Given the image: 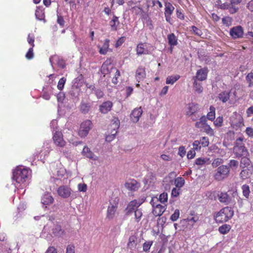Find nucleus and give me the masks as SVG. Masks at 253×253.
<instances>
[{
    "label": "nucleus",
    "mask_w": 253,
    "mask_h": 253,
    "mask_svg": "<svg viewBox=\"0 0 253 253\" xmlns=\"http://www.w3.org/2000/svg\"><path fill=\"white\" fill-rule=\"evenodd\" d=\"M32 171L29 168L17 166L13 170L12 177L18 183H24L31 176Z\"/></svg>",
    "instance_id": "nucleus-1"
},
{
    "label": "nucleus",
    "mask_w": 253,
    "mask_h": 253,
    "mask_svg": "<svg viewBox=\"0 0 253 253\" xmlns=\"http://www.w3.org/2000/svg\"><path fill=\"white\" fill-rule=\"evenodd\" d=\"M234 211L230 207H225L222 208L218 212L213 214V218L217 223L226 222L231 219L234 215Z\"/></svg>",
    "instance_id": "nucleus-2"
},
{
    "label": "nucleus",
    "mask_w": 253,
    "mask_h": 253,
    "mask_svg": "<svg viewBox=\"0 0 253 253\" xmlns=\"http://www.w3.org/2000/svg\"><path fill=\"white\" fill-rule=\"evenodd\" d=\"M244 138L239 137L236 139L233 148V153L237 158H241L243 156H247L248 151L244 143Z\"/></svg>",
    "instance_id": "nucleus-3"
},
{
    "label": "nucleus",
    "mask_w": 253,
    "mask_h": 253,
    "mask_svg": "<svg viewBox=\"0 0 253 253\" xmlns=\"http://www.w3.org/2000/svg\"><path fill=\"white\" fill-rule=\"evenodd\" d=\"M230 171L229 167L227 166H220L214 170L213 178L216 181H222L228 177Z\"/></svg>",
    "instance_id": "nucleus-4"
},
{
    "label": "nucleus",
    "mask_w": 253,
    "mask_h": 253,
    "mask_svg": "<svg viewBox=\"0 0 253 253\" xmlns=\"http://www.w3.org/2000/svg\"><path fill=\"white\" fill-rule=\"evenodd\" d=\"M199 110V106L198 104L194 103H190L187 105L185 109V115L193 121H196L200 115L198 114Z\"/></svg>",
    "instance_id": "nucleus-5"
},
{
    "label": "nucleus",
    "mask_w": 253,
    "mask_h": 253,
    "mask_svg": "<svg viewBox=\"0 0 253 253\" xmlns=\"http://www.w3.org/2000/svg\"><path fill=\"white\" fill-rule=\"evenodd\" d=\"M211 199L213 198L214 200H216V198H217L221 203L228 205L231 202V198L229 194L226 192L213 191L211 193L209 197L211 196Z\"/></svg>",
    "instance_id": "nucleus-6"
},
{
    "label": "nucleus",
    "mask_w": 253,
    "mask_h": 253,
    "mask_svg": "<svg viewBox=\"0 0 253 253\" xmlns=\"http://www.w3.org/2000/svg\"><path fill=\"white\" fill-rule=\"evenodd\" d=\"M92 127V122L87 120L82 122L78 131V135L81 137H85Z\"/></svg>",
    "instance_id": "nucleus-7"
},
{
    "label": "nucleus",
    "mask_w": 253,
    "mask_h": 253,
    "mask_svg": "<svg viewBox=\"0 0 253 253\" xmlns=\"http://www.w3.org/2000/svg\"><path fill=\"white\" fill-rule=\"evenodd\" d=\"M119 126L120 120L117 118H114L112 121V124L111 125L112 130H111V134L106 137V141L110 142L115 138L117 133V129L119 128Z\"/></svg>",
    "instance_id": "nucleus-8"
},
{
    "label": "nucleus",
    "mask_w": 253,
    "mask_h": 253,
    "mask_svg": "<svg viewBox=\"0 0 253 253\" xmlns=\"http://www.w3.org/2000/svg\"><path fill=\"white\" fill-rule=\"evenodd\" d=\"M52 139L56 146L63 147L66 144V142L63 139V134L60 131H56L53 135Z\"/></svg>",
    "instance_id": "nucleus-9"
},
{
    "label": "nucleus",
    "mask_w": 253,
    "mask_h": 253,
    "mask_svg": "<svg viewBox=\"0 0 253 253\" xmlns=\"http://www.w3.org/2000/svg\"><path fill=\"white\" fill-rule=\"evenodd\" d=\"M143 201L141 200H134L130 201L127 205L126 209V214L130 215L132 212L138 210V208L143 203Z\"/></svg>",
    "instance_id": "nucleus-10"
},
{
    "label": "nucleus",
    "mask_w": 253,
    "mask_h": 253,
    "mask_svg": "<svg viewBox=\"0 0 253 253\" xmlns=\"http://www.w3.org/2000/svg\"><path fill=\"white\" fill-rule=\"evenodd\" d=\"M208 72L209 70L206 67L198 70L196 76L193 77V79L198 81H205L207 79Z\"/></svg>",
    "instance_id": "nucleus-11"
},
{
    "label": "nucleus",
    "mask_w": 253,
    "mask_h": 253,
    "mask_svg": "<svg viewBox=\"0 0 253 253\" xmlns=\"http://www.w3.org/2000/svg\"><path fill=\"white\" fill-rule=\"evenodd\" d=\"M174 10V7L169 2L165 3V16L166 21L170 23L171 20V16Z\"/></svg>",
    "instance_id": "nucleus-12"
},
{
    "label": "nucleus",
    "mask_w": 253,
    "mask_h": 253,
    "mask_svg": "<svg viewBox=\"0 0 253 253\" xmlns=\"http://www.w3.org/2000/svg\"><path fill=\"white\" fill-rule=\"evenodd\" d=\"M125 187L131 191H137L140 187V183L134 179H131L125 184Z\"/></svg>",
    "instance_id": "nucleus-13"
},
{
    "label": "nucleus",
    "mask_w": 253,
    "mask_h": 253,
    "mask_svg": "<svg viewBox=\"0 0 253 253\" xmlns=\"http://www.w3.org/2000/svg\"><path fill=\"white\" fill-rule=\"evenodd\" d=\"M58 195L63 198H67L69 197L71 194V189L67 186H61L57 190Z\"/></svg>",
    "instance_id": "nucleus-14"
},
{
    "label": "nucleus",
    "mask_w": 253,
    "mask_h": 253,
    "mask_svg": "<svg viewBox=\"0 0 253 253\" xmlns=\"http://www.w3.org/2000/svg\"><path fill=\"white\" fill-rule=\"evenodd\" d=\"M244 34L243 28L241 26L234 27L230 29V34L234 39L240 38L243 37Z\"/></svg>",
    "instance_id": "nucleus-15"
},
{
    "label": "nucleus",
    "mask_w": 253,
    "mask_h": 253,
    "mask_svg": "<svg viewBox=\"0 0 253 253\" xmlns=\"http://www.w3.org/2000/svg\"><path fill=\"white\" fill-rule=\"evenodd\" d=\"M146 76V70L145 67L143 66H139L137 68L135 72V79L136 81L139 83L141 81H143Z\"/></svg>",
    "instance_id": "nucleus-16"
},
{
    "label": "nucleus",
    "mask_w": 253,
    "mask_h": 253,
    "mask_svg": "<svg viewBox=\"0 0 253 253\" xmlns=\"http://www.w3.org/2000/svg\"><path fill=\"white\" fill-rule=\"evenodd\" d=\"M112 63L111 59H107L102 64L101 67V72L104 76L110 73L111 70L114 69L113 67H110Z\"/></svg>",
    "instance_id": "nucleus-17"
},
{
    "label": "nucleus",
    "mask_w": 253,
    "mask_h": 253,
    "mask_svg": "<svg viewBox=\"0 0 253 253\" xmlns=\"http://www.w3.org/2000/svg\"><path fill=\"white\" fill-rule=\"evenodd\" d=\"M147 43H139L136 48V54L138 55H141L142 54H150V51L147 48Z\"/></svg>",
    "instance_id": "nucleus-18"
},
{
    "label": "nucleus",
    "mask_w": 253,
    "mask_h": 253,
    "mask_svg": "<svg viewBox=\"0 0 253 253\" xmlns=\"http://www.w3.org/2000/svg\"><path fill=\"white\" fill-rule=\"evenodd\" d=\"M113 106L112 102L110 101H105L99 106V110L102 114H107L111 110Z\"/></svg>",
    "instance_id": "nucleus-19"
},
{
    "label": "nucleus",
    "mask_w": 253,
    "mask_h": 253,
    "mask_svg": "<svg viewBox=\"0 0 253 253\" xmlns=\"http://www.w3.org/2000/svg\"><path fill=\"white\" fill-rule=\"evenodd\" d=\"M199 219V215L196 213L194 211H191L188 217L185 219H183L181 220V222H188L191 223L193 225L197 222Z\"/></svg>",
    "instance_id": "nucleus-20"
},
{
    "label": "nucleus",
    "mask_w": 253,
    "mask_h": 253,
    "mask_svg": "<svg viewBox=\"0 0 253 253\" xmlns=\"http://www.w3.org/2000/svg\"><path fill=\"white\" fill-rule=\"evenodd\" d=\"M117 209V204L109 206L107 210L106 218L109 220L113 219L116 215Z\"/></svg>",
    "instance_id": "nucleus-21"
},
{
    "label": "nucleus",
    "mask_w": 253,
    "mask_h": 253,
    "mask_svg": "<svg viewBox=\"0 0 253 253\" xmlns=\"http://www.w3.org/2000/svg\"><path fill=\"white\" fill-rule=\"evenodd\" d=\"M142 109L141 107L135 108L130 115V120L134 123L137 122L142 114Z\"/></svg>",
    "instance_id": "nucleus-22"
},
{
    "label": "nucleus",
    "mask_w": 253,
    "mask_h": 253,
    "mask_svg": "<svg viewBox=\"0 0 253 253\" xmlns=\"http://www.w3.org/2000/svg\"><path fill=\"white\" fill-rule=\"evenodd\" d=\"M242 170L240 173V177L243 180L249 178L253 174V168H241Z\"/></svg>",
    "instance_id": "nucleus-23"
},
{
    "label": "nucleus",
    "mask_w": 253,
    "mask_h": 253,
    "mask_svg": "<svg viewBox=\"0 0 253 253\" xmlns=\"http://www.w3.org/2000/svg\"><path fill=\"white\" fill-rule=\"evenodd\" d=\"M153 210L152 213L155 216H160L166 211V207L164 206H162L160 204H157L155 206L153 204Z\"/></svg>",
    "instance_id": "nucleus-24"
},
{
    "label": "nucleus",
    "mask_w": 253,
    "mask_h": 253,
    "mask_svg": "<svg viewBox=\"0 0 253 253\" xmlns=\"http://www.w3.org/2000/svg\"><path fill=\"white\" fill-rule=\"evenodd\" d=\"M218 8L224 10L228 9L229 10V12L231 14H234L236 13L239 9V8H235L234 7H233L232 6V4L228 2H226L223 3H221L220 4H219Z\"/></svg>",
    "instance_id": "nucleus-25"
},
{
    "label": "nucleus",
    "mask_w": 253,
    "mask_h": 253,
    "mask_svg": "<svg viewBox=\"0 0 253 253\" xmlns=\"http://www.w3.org/2000/svg\"><path fill=\"white\" fill-rule=\"evenodd\" d=\"M109 39H106L102 46L98 45L97 47L99 49V52L100 54L105 55L109 50Z\"/></svg>",
    "instance_id": "nucleus-26"
},
{
    "label": "nucleus",
    "mask_w": 253,
    "mask_h": 253,
    "mask_svg": "<svg viewBox=\"0 0 253 253\" xmlns=\"http://www.w3.org/2000/svg\"><path fill=\"white\" fill-rule=\"evenodd\" d=\"M82 154L84 156L90 159H92L94 160H97V157L95 156L93 153L87 146L84 147L82 151Z\"/></svg>",
    "instance_id": "nucleus-27"
},
{
    "label": "nucleus",
    "mask_w": 253,
    "mask_h": 253,
    "mask_svg": "<svg viewBox=\"0 0 253 253\" xmlns=\"http://www.w3.org/2000/svg\"><path fill=\"white\" fill-rule=\"evenodd\" d=\"M109 25L112 31H116L118 30V27L120 25L119 17L114 15L112 20L109 22Z\"/></svg>",
    "instance_id": "nucleus-28"
},
{
    "label": "nucleus",
    "mask_w": 253,
    "mask_h": 253,
    "mask_svg": "<svg viewBox=\"0 0 253 253\" xmlns=\"http://www.w3.org/2000/svg\"><path fill=\"white\" fill-rule=\"evenodd\" d=\"M137 237L136 235H131L128 239L127 247L130 249H134L137 246Z\"/></svg>",
    "instance_id": "nucleus-29"
},
{
    "label": "nucleus",
    "mask_w": 253,
    "mask_h": 253,
    "mask_svg": "<svg viewBox=\"0 0 253 253\" xmlns=\"http://www.w3.org/2000/svg\"><path fill=\"white\" fill-rule=\"evenodd\" d=\"M54 201V199L49 193H45L42 198V203L44 205L51 204Z\"/></svg>",
    "instance_id": "nucleus-30"
},
{
    "label": "nucleus",
    "mask_w": 253,
    "mask_h": 253,
    "mask_svg": "<svg viewBox=\"0 0 253 253\" xmlns=\"http://www.w3.org/2000/svg\"><path fill=\"white\" fill-rule=\"evenodd\" d=\"M80 111L84 114H87L90 111L91 105L89 102H85L82 101L80 104Z\"/></svg>",
    "instance_id": "nucleus-31"
},
{
    "label": "nucleus",
    "mask_w": 253,
    "mask_h": 253,
    "mask_svg": "<svg viewBox=\"0 0 253 253\" xmlns=\"http://www.w3.org/2000/svg\"><path fill=\"white\" fill-rule=\"evenodd\" d=\"M52 234L57 237H60L65 234L64 230H62L61 226L56 225L52 230Z\"/></svg>",
    "instance_id": "nucleus-32"
},
{
    "label": "nucleus",
    "mask_w": 253,
    "mask_h": 253,
    "mask_svg": "<svg viewBox=\"0 0 253 253\" xmlns=\"http://www.w3.org/2000/svg\"><path fill=\"white\" fill-rule=\"evenodd\" d=\"M250 163L251 162L249 158H247L246 156H243L240 161V167L241 168H252L251 166Z\"/></svg>",
    "instance_id": "nucleus-33"
},
{
    "label": "nucleus",
    "mask_w": 253,
    "mask_h": 253,
    "mask_svg": "<svg viewBox=\"0 0 253 253\" xmlns=\"http://www.w3.org/2000/svg\"><path fill=\"white\" fill-rule=\"evenodd\" d=\"M230 92L226 91L220 92L218 96L219 99L223 103L226 102L230 98Z\"/></svg>",
    "instance_id": "nucleus-34"
},
{
    "label": "nucleus",
    "mask_w": 253,
    "mask_h": 253,
    "mask_svg": "<svg viewBox=\"0 0 253 253\" xmlns=\"http://www.w3.org/2000/svg\"><path fill=\"white\" fill-rule=\"evenodd\" d=\"M169 44L171 46H175L177 44V39L173 33L168 35Z\"/></svg>",
    "instance_id": "nucleus-35"
},
{
    "label": "nucleus",
    "mask_w": 253,
    "mask_h": 253,
    "mask_svg": "<svg viewBox=\"0 0 253 253\" xmlns=\"http://www.w3.org/2000/svg\"><path fill=\"white\" fill-rule=\"evenodd\" d=\"M231 228L230 225L224 224L219 227L218 231L221 234H226L230 231Z\"/></svg>",
    "instance_id": "nucleus-36"
},
{
    "label": "nucleus",
    "mask_w": 253,
    "mask_h": 253,
    "mask_svg": "<svg viewBox=\"0 0 253 253\" xmlns=\"http://www.w3.org/2000/svg\"><path fill=\"white\" fill-rule=\"evenodd\" d=\"M35 16L37 19L39 20H42L44 18V13L42 8L40 7H37L35 11Z\"/></svg>",
    "instance_id": "nucleus-37"
},
{
    "label": "nucleus",
    "mask_w": 253,
    "mask_h": 253,
    "mask_svg": "<svg viewBox=\"0 0 253 253\" xmlns=\"http://www.w3.org/2000/svg\"><path fill=\"white\" fill-rule=\"evenodd\" d=\"M215 117V108L213 106H211L210 107V112L208 113L207 115V119L210 121H213Z\"/></svg>",
    "instance_id": "nucleus-38"
},
{
    "label": "nucleus",
    "mask_w": 253,
    "mask_h": 253,
    "mask_svg": "<svg viewBox=\"0 0 253 253\" xmlns=\"http://www.w3.org/2000/svg\"><path fill=\"white\" fill-rule=\"evenodd\" d=\"M207 120L205 116H202L199 120V121L197 122L195 124V126L197 128H202L207 124Z\"/></svg>",
    "instance_id": "nucleus-39"
},
{
    "label": "nucleus",
    "mask_w": 253,
    "mask_h": 253,
    "mask_svg": "<svg viewBox=\"0 0 253 253\" xmlns=\"http://www.w3.org/2000/svg\"><path fill=\"white\" fill-rule=\"evenodd\" d=\"M180 78V76L178 75L175 76H168L166 79V84H173Z\"/></svg>",
    "instance_id": "nucleus-40"
},
{
    "label": "nucleus",
    "mask_w": 253,
    "mask_h": 253,
    "mask_svg": "<svg viewBox=\"0 0 253 253\" xmlns=\"http://www.w3.org/2000/svg\"><path fill=\"white\" fill-rule=\"evenodd\" d=\"M242 193L243 196L246 198L249 199L250 194V187L247 184H244L242 185Z\"/></svg>",
    "instance_id": "nucleus-41"
},
{
    "label": "nucleus",
    "mask_w": 253,
    "mask_h": 253,
    "mask_svg": "<svg viewBox=\"0 0 253 253\" xmlns=\"http://www.w3.org/2000/svg\"><path fill=\"white\" fill-rule=\"evenodd\" d=\"M174 184L176 188H181L185 184L184 179L181 177H178L174 180Z\"/></svg>",
    "instance_id": "nucleus-42"
},
{
    "label": "nucleus",
    "mask_w": 253,
    "mask_h": 253,
    "mask_svg": "<svg viewBox=\"0 0 253 253\" xmlns=\"http://www.w3.org/2000/svg\"><path fill=\"white\" fill-rule=\"evenodd\" d=\"M193 87L196 92L198 93H201L203 91V87L201 83L198 82V81L194 80Z\"/></svg>",
    "instance_id": "nucleus-43"
},
{
    "label": "nucleus",
    "mask_w": 253,
    "mask_h": 253,
    "mask_svg": "<svg viewBox=\"0 0 253 253\" xmlns=\"http://www.w3.org/2000/svg\"><path fill=\"white\" fill-rule=\"evenodd\" d=\"M239 166V162L238 161L235 160H230L228 163V167H229V169H236Z\"/></svg>",
    "instance_id": "nucleus-44"
},
{
    "label": "nucleus",
    "mask_w": 253,
    "mask_h": 253,
    "mask_svg": "<svg viewBox=\"0 0 253 253\" xmlns=\"http://www.w3.org/2000/svg\"><path fill=\"white\" fill-rule=\"evenodd\" d=\"M209 160V158H199L196 159L195 164L197 165L203 166Z\"/></svg>",
    "instance_id": "nucleus-45"
},
{
    "label": "nucleus",
    "mask_w": 253,
    "mask_h": 253,
    "mask_svg": "<svg viewBox=\"0 0 253 253\" xmlns=\"http://www.w3.org/2000/svg\"><path fill=\"white\" fill-rule=\"evenodd\" d=\"M199 141L203 147H206L209 145V139L207 137H202Z\"/></svg>",
    "instance_id": "nucleus-46"
},
{
    "label": "nucleus",
    "mask_w": 253,
    "mask_h": 253,
    "mask_svg": "<svg viewBox=\"0 0 253 253\" xmlns=\"http://www.w3.org/2000/svg\"><path fill=\"white\" fill-rule=\"evenodd\" d=\"M202 128L203 129L204 131L207 133L208 134L210 135L211 136H212L214 135V131L211 128V127L208 124H206L204 127Z\"/></svg>",
    "instance_id": "nucleus-47"
},
{
    "label": "nucleus",
    "mask_w": 253,
    "mask_h": 253,
    "mask_svg": "<svg viewBox=\"0 0 253 253\" xmlns=\"http://www.w3.org/2000/svg\"><path fill=\"white\" fill-rule=\"evenodd\" d=\"M114 70H115L116 71V72H115L114 76L112 80V81L114 84H117L118 83V79L121 76V74H120V71L116 68H114Z\"/></svg>",
    "instance_id": "nucleus-48"
},
{
    "label": "nucleus",
    "mask_w": 253,
    "mask_h": 253,
    "mask_svg": "<svg viewBox=\"0 0 253 253\" xmlns=\"http://www.w3.org/2000/svg\"><path fill=\"white\" fill-rule=\"evenodd\" d=\"M135 220L136 222H139L142 217V212L140 209H138L134 211Z\"/></svg>",
    "instance_id": "nucleus-49"
},
{
    "label": "nucleus",
    "mask_w": 253,
    "mask_h": 253,
    "mask_svg": "<svg viewBox=\"0 0 253 253\" xmlns=\"http://www.w3.org/2000/svg\"><path fill=\"white\" fill-rule=\"evenodd\" d=\"M246 80L249 87L253 86V73H249L246 76Z\"/></svg>",
    "instance_id": "nucleus-50"
},
{
    "label": "nucleus",
    "mask_w": 253,
    "mask_h": 253,
    "mask_svg": "<svg viewBox=\"0 0 253 253\" xmlns=\"http://www.w3.org/2000/svg\"><path fill=\"white\" fill-rule=\"evenodd\" d=\"M222 21L224 25L229 27L232 24V18L229 16H226L222 18Z\"/></svg>",
    "instance_id": "nucleus-51"
},
{
    "label": "nucleus",
    "mask_w": 253,
    "mask_h": 253,
    "mask_svg": "<svg viewBox=\"0 0 253 253\" xmlns=\"http://www.w3.org/2000/svg\"><path fill=\"white\" fill-rule=\"evenodd\" d=\"M66 82V79L65 77H62L59 80L57 84V88L59 90H62L63 89Z\"/></svg>",
    "instance_id": "nucleus-52"
},
{
    "label": "nucleus",
    "mask_w": 253,
    "mask_h": 253,
    "mask_svg": "<svg viewBox=\"0 0 253 253\" xmlns=\"http://www.w3.org/2000/svg\"><path fill=\"white\" fill-rule=\"evenodd\" d=\"M152 244V241L145 242L143 244V251L145 252H148Z\"/></svg>",
    "instance_id": "nucleus-53"
},
{
    "label": "nucleus",
    "mask_w": 253,
    "mask_h": 253,
    "mask_svg": "<svg viewBox=\"0 0 253 253\" xmlns=\"http://www.w3.org/2000/svg\"><path fill=\"white\" fill-rule=\"evenodd\" d=\"M130 10L132 11V13H133L136 15L139 14L141 12H144V11L142 8L139 7L137 6L132 7Z\"/></svg>",
    "instance_id": "nucleus-54"
},
{
    "label": "nucleus",
    "mask_w": 253,
    "mask_h": 253,
    "mask_svg": "<svg viewBox=\"0 0 253 253\" xmlns=\"http://www.w3.org/2000/svg\"><path fill=\"white\" fill-rule=\"evenodd\" d=\"M223 163V160L221 158H216L214 159L211 165L213 168H216L218 167L220 164Z\"/></svg>",
    "instance_id": "nucleus-55"
},
{
    "label": "nucleus",
    "mask_w": 253,
    "mask_h": 253,
    "mask_svg": "<svg viewBox=\"0 0 253 253\" xmlns=\"http://www.w3.org/2000/svg\"><path fill=\"white\" fill-rule=\"evenodd\" d=\"M179 215H180L179 210L178 209H176L174 211V213L171 215L170 218L172 221H175L178 219V218L179 217Z\"/></svg>",
    "instance_id": "nucleus-56"
},
{
    "label": "nucleus",
    "mask_w": 253,
    "mask_h": 253,
    "mask_svg": "<svg viewBox=\"0 0 253 253\" xmlns=\"http://www.w3.org/2000/svg\"><path fill=\"white\" fill-rule=\"evenodd\" d=\"M202 145L199 140H195L193 143V149L195 151H199L201 150Z\"/></svg>",
    "instance_id": "nucleus-57"
},
{
    "label": "nucleus",
    "mask_w": 253,
    "mask_h": 253,
    "mask_svg": "<svg viewBox=\"0 0 253 253\" xmlns=\"http://www.w3.org/2000/svg\"><path fill=\"white\" fill-rule=\"evenodd\" d=\"M223 121V119L222 117H218L214 121V125L217 127H220L222 125Z\"/></svg>",
    "instance_id": "nucleus-58"
},
{
    "label": "nucleus",
    "mask_w": 253,
    "mask_h": 253,
    "mask_svg": "<svg viewBox=\"0 0 253 253\" xmlns=\"http://www.w3.org/2000/svg\"><path fill=\"white\" fill-rule=\"evenodd\" d=\"M33 47H30L26 54V58L28 60L32 59L34 57Z\"/></svg>",
    "instance_id": "nucleus-59"
},
{
    "label": "nucleus",
    "mask_w": 253,
    "mask_h": 253,
    "mask_svg": "<svg viewBox=\"0 0 253 253\" xmlns=\"http://www.w3.org/2000/svg\"><path fill=\"white\" fill-rule=\"evenodd\" d=\"M159 201L162 203H165L168 201V194L166 193H163L160 194Z\"/></svg>",
    "instance_id": "nucleus-60"
},
{
    "label": "nucleus",
    "mask_w": 253,
    "mask_h": 253,
    "mask_svg": "<svg viewBox=\"0 0 253 253\" xmlns=\"http://www.w3.org/2000/svg\"><path fill=\"white\" fill-rule=\"evenodd\" d=\"M66 253H75V247L73 244H69L67 246Z\"/></svg>",
    "instance_id": "nucleus-61"
},
{
    "label": "nucleus",
    "mask_w": 253,
    "mask_h": 253,
    "mask_svg": "<svg viewBox=\"0 0 253 253\" xmlns=\"http://www.w3.org/2000/svg\"><path fill=\"white\" fill-rule=\"evenodd\" d=\"M186 150L185 147L181 146L178 148V155H179L181 158H183L186 155Z\"/></svg>",
    "instance_id": "nucleus-62"
},
{
    "label": "nucleus",
    "mask_w": 253,
    "mask_h": 253,
    "mask_svg": "<svg viewBox=\"0 0 253 253\" xmlns=\"http://www.w3.org/2000/svg\"><path fill=\"white\" fill-rule=\"evenodd\" d=\"M78 188L80 192H85L87 190V185L85 183H79L78 185Z\"/></svg>",
    "instance_id": "nucleus-63"
},
{
    "label": "nucleus",
    "mask_w": 253,
    "mask_h": 253,
    "mask_svg": "<svg viewBox=\"0 0 253 253\" xmlns=\"http://www.w3.org/2000/svg\"><path fill=\"white\" fill-rule=\"evenodd\" d=\"M245 132L249 137H253V128L252 127H247L245 130Z\"/></svg>",
    "instance_id": "nucleus-64"
}]
</instances>
